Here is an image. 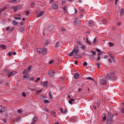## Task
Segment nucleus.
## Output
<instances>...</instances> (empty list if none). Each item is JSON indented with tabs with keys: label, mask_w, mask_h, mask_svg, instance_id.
Segmentation results:
<instances>
[{
	"label": "nucleus",
	"mask_w": 124,
	"mask_h": 124,
	"mask_svg": "<svg viewBox=\"0 0 124 124\" xmlns=\"http://www.w3.org/2000/svg\"><path fill=\"white\" fill-rule=\"evenodd\" d=\"M42 53L43 55H46L47 54V49L46 48H43Z\"/></svg>",
	"instance_id": "obj_8"
},
{
	"label": "nucleus",
	"mask_w": 124,
	"mask_h": 124,
	"mask_svg": "<svg viewBox=\"0 0 124 124\" xmlns=\"http://www.w3.org/2000/svg\"><path fill=\"white\" fill-rule=\"evenodd\" d=\"M12 54H13L12 52L10 51V52H9L8 55V56H10H10H12Z\"/></svg>",
	"instance_id": "obj_56"
},
{
	"label": "nucleus",
	"mask_w": 124,
	"mask_h": 124,
	"mask_svg": "<svg viewBox=\"0 0 124 124\" xmlns=\"http://www.w3.org/2000/svg\"><path fill=\"white\" fill-rule=\"evenodd\" d=\"M47 85H48V81H46L43 82V86L47 87Z\"/></svg>",
	"instance_id": "obj_21"
},
{
	"label": "nucleus",
	"mask_w": 124,
	"mask_h": 124,
	"mask_svg": "<svg viewBox=\"0 0 124 124\" xmlns=\"http://www.w3.org/2000/svg\"><path fill=\"white\" fill-rule=\"evenodd\" d=\"M51 114H52L54 117H56V115H55L56 112H55V110H52Z\"/></svg>",
	"instance_id": "obj_36"
},
{
	"label": "nucleus",
	"mask_w": 124,
	"mask_h": 124,
	"mask_svg": "<svg viewBox=\"0 0 124 124\" xmlns=\"http://www.w3.org/2000/svg\"><path fill=\"white\" fill-rule=\"evenodd\" d=\"M96 51L97 52H98L99 53L100 52H102V51L100 50V49H98V48H96Z\"/></svg>",
	"instance_id": "obj_61"
},
{
	"label": "nucleus",
	"mask_w": 124,
	"mask_h": 124,
	"mask_svg": "<svg viewBox=\"0 0 124 124\" xmlns=\"http://www.w3.org/2000/svg\"><path fill=\"white\" fill-rule=\"evenodd\" d=\"M110 58L111 59V60H112V61H114L115 59L114 58V56L110 55Z\"/></svg>",
	"instance_id": "obj_60"
},
{
	"label": "nucleus",
	"mask_w": 124,
	"mask_h": 124,
	"mask_svg": "<svg viewBox=\"0 0 124 124\" xmlns=\"http://www.w3.org/2000/svg\"><path fill=\"white\" fill-rule=\"evenodd\" d=\"M86 43H88V44H89V45H91L92 44V43H91V41L89 40V38L88 37L86 38Z\"/></svg>",
	"instance_id": "obj_22"
},
{
	"label": "nucleus",
	"mask_w": 124,
	"mask_h": 124,
	"mask_svg": "<svg viewBox=\"0 0 124 124\" xmlns=\"http://www.w3.org/2000/svg\"><path fill=\"white\" fill-rule=\"evenodd\" d=\"M101 54H103V51H100V52H99L97 54V56H100V55H101Z\"/></svg>",
	"instance_id": "obj_53"
},
{
	"label": "nucleus",
	"mask_w": 124,
	"mask_h": 124,
	"mask_svg": "<svg viewBox=\"0 0 124 124\" xmlns=\"http://www.w3.org/2000/svg\"><path fill=\"white\" fill-rule=\"evenodd\" d=\"M22 96H24V97H26V96H27V94H26V93H25V92H23L22 93Z\"/></svg>",
	"instance_id": "obj_43"
},
{
	"label": "nucleus",
	"mask_w": 124,
	"mask_h": 124,
	"mask_svg": "<svg viewBox=\"0 0 124 124\" xmlns=\"http://www.w3.org/2000/svg\"><path fill=\"white\" fill-rule=\"evenodd\" d=\"M51 7L53 9H54V10H57V9L59 8V5L57 3H54L51 5Z\"/></svg>",
	"instance_id": "obj_2"
},
{
	"label": "nucleus",
	"mask_w": 124,
	"mask_h": 124,
	"mask_svg": "<svg viewBox=\"0 0 124 124\" xmlns=\"http://www.w3.org/2000/svg\"><path fill=\"white\" fill-rule=\"evenodd\" d=\"M97 108H99L100 105V101H97Z\"/></svg>",
	"instance_id": "obj_40"
},
{
	"label": "nucleus",
	"mask_w": 124,
	"mask_h": 124,
	"mask_svg": "<svg viewBox=\"0 0 124 124\" xmlns=\"http://www.w3.org/2000/svg\"><path fill=\"white\" fill-rule=\"evenodd\" d=\"M103 24H106L107 23V21L106 19H104L102 21Z\"/></svg>",
	"instance_id": "obj_42"
},
{
	"label": "nucleus",
	"mask_w": 124,
	"mask_h": 124,
	"mask_svg": "<svg viewBox=\"0 0 124 124\" xmlns=\"http://www.w3.org/2000/svg\"><path fill=\"white\" fill-rule=\"evenodd\" d=\"M31 67H32V66H29L28 67V71H29V70H31Z\"/></svg>",
	"instance_id": "obj_51"
},
{
	"label": "nucleus",
	"mask_w": 124,
	"mask_h": 124,
	"mask_svg": "<svg viewBox=\"0 0 124 124\" xmlns=\"http://www.w3.org/2000/svg\"><path fill=\"white\" fill-rule=\"evenodd\" d=\"M121 111H122V113H124V108H121Z\"/></svg>",
	"instance_id": "obj_64"
},
{
	"label": "nucleus",
	"mask_w": 124,
	"mask_h": 124,
	"mask_svg": "<svg viewBox=\"0 0 124 124\" xmlns=\"http://www.w3.org/2000/svg\"><path fill=\"white\" fill-rule=\"evenodd\" d=\"M63 9L64 11V12H65V11H66V6H64Z\"/></svg>",
	"instance_id": "obj_58"
},
{
	"label": "nucleus",
	"mask_w": 124,
	"mask_h": 124,
	"mask_svg": "<svg viewBox=\"0 0 124 124\" xmlns=\"http://www.w3.org/2000/svg\"><path fill=\"white\" fill-rule=\"evenodd\" d=\"M59 46H60V42H57L56 43L55 47H56V48H58V47H59Z\"/></svg>",
	"instance_id": "obj_28"
},
{
	"label": "nucleus",
	"mask_w": 124,
	"mask_h": 124,
	"mask_svg": "<svg viewBox=\"0 0 124 124\" xmlns=\"http://www.w3.org/2000/svg\"><path fill=\"white\" fill-rule=\"evenodd\" d=\"M0 47H1V48L3 49V50H5V49H6V48H7V47H6V46H5L4 45H0Z\"/></svg>",
	"instance_id": "obj_25"
},
{
	"label": "nucleus",
	"mask_w": 124,
	"mask_h": 124,
	"mask_svg": "<svg viewBox=\"0 0 124 124\" xmlns=\"http://www.w3.org/2000/svg\"><path fill=\"white\" fill-rule=\"evenodd\" d=\"M74 53V50H72L71 52H69L68 53V56H69V57H72V56H73Z\"/></svg>",
	"instance_id": "obj_20"
},
{
	"label": "nucleus",
	"mask_w": 124,
	"mask_h": 124,
	"mask_svg": "<svg viewBox=\"0 0 124 124\" xmlns=\"http://www.w3.org/2000/svg\"><path fill=\"white\" fill-rule=\"evenodd\" d=\"M96 42V37H95L93 40V44H95Z\"/></svg>",
	"instance_id": "obj_41"
},
{
	"label": "nucleus",
	"mask_w": 124,
	"mask_h": 124,
	"mask_svg": "<svg viewBox=\"0 0 124 124\" xmlns=\"http://www.w3.org/2000/svg\"><path fill=\"white\" fill-rule=\"evenodd\" d=\"M77 44L78 45H80V46H83V44L81 43V42L79 41H77Z\"/></svg>",
	"instance_id": "obj_35"
},
{
	"label": "nucleus",
	"mask_w": 124,
	"mask_h": 124,
	"mask_svg": "<svg viewBox=\"0 0 124 124\" xmlns=\"http://www.w3.org/2000/svg\"><path fill=\"white\" fill-rule=\"evenodd\" d=\"M42 49H41V48H38L37 49V52H38V53H42Z\"/></svg>",
	"instance_id": "obj_23"
},
{
	"label": "nucleus",
	"mask_w": 124,
	"mask_h": 124,
	"mask_svg": "<svg viewBox=\"0 0 124 124\" xmlns=\"http://www.w3.org/2000/svg\"><path fill=\"white\" fill-rule=\"evenodd\" d=\"M44 102L45 103H49V101L48 100H44Z\"/></svg>",
	"instance_id": "obj_47"
},
{
	"label": "nucleus",
	"mask_w": 124,
	"mask_h": 124,
	"mask_svg": "<svg viewBox=\"0 0 124 124\" xmlns=\"http://www.w3.org/2000/svg\"><path fill=\"white\" fill-rule=\"evenodd\" d=\"M94 24V22L93 21H90L88 23L89 27H93Z\"/></svg>",
	"instance_id": "obj_9"
},
{
	"label": "nucleus",
	"mask_w": 124,
	"mask_h": 124,
	"mask_svg": "<svg viewBox=\"0 0 124 124\" xmlns=\"http://www.w3.org/2000/svg\"><path fill=\"white\" fill-rule=\"evenodd\" d=\"M30 77V75L28 74H26L24 76L23 78H29Z\"/></svg>",
	"instance_id": "obj_31"
},
{
	"label": "nucleus",
	"mask_w": 124,
	"mask_h": 124,
	"mask_svg": "<svg viewBox=\"0 0 124 124\" xmlns=\"http://www.w3.org/2000/svg\"><path fill=\"white\" fill-rule=\"evenodd\" d=\"M109 73H110V76L112 78V80H113V81H116V80H117V76H116L115 71L110 70L109 71Z\"/></svg>",
	"instance_id": "obj_1"
},
{
	"label": "nucleus",
	"mask_w": 124,
	"mask_h": 124,
	"mask_svg": "<svg viewBox=\"0 0 124 124\" xmlns=\"http://www.w3.org/2000/svg\"><path fill=\"white\" fill-rule=\"evenodd\" d=\"M87 80H90V81H94V79L92 78H91V77H87L86 78Z\"/></svg>",
	"instance_id": "obj_24"
},
{
	"label": "nucleus",
	"mask_w": 124,
	"mask_h": 124,
	"mask_svg": "<svg viewBox=\"0 0 124 124\" xmlns=\"http://www.w3.org/2000/svg\"><path fill=\"white\" fill-rule=\"evenodd\" d=\"M28 72H29L28 69H25L23 72V74H26V73H28Z\"/></svg>",
	"instance_id": "obj_33"
},
{
	"label": "nucleus",
	"mask_w": 124,
	"mask_h": 124,
	"mask_svg": "<svg viewBox=\"0 0 124 124\" xmlns=\"http://www.w3.org/2000/svg\"><path fill=\"white\" fill-rule=\"evenodd\" d=\"M124 8L121 9L120 11V15H124Z\"/></svg>",
	"instance_id": "obj_29"
},
{
	"label": "nucleus",
	"mask_w": 124,
	"mask_h": 124,
	"mask_svg": "<svg viewBox=\"0 0 124 124\" xmlns=\"http://www.w3.org/2000/svg\"><path fill=\"white\" fill-rule=\"evenodd\" d=\"M79 73H76L74 75V78L75 79H78L79 78Z\"/></svg>",
	"instance_id": "obj_15"
},
{
	"label": "nucleus",
	"mask_w": 124,
	"mask_h": 124,
	"mask_svg": "<svg viewBox=\"0 0 124 124\" xmlns=\"http://www.w3.org/2000/svg\"><path fill=\"white\" fill-rule=\"evenodd\" d=\"M118 26H121L122 25V23L121 22H119L117 23Z\"/></svg>",
	"instance_id": "obj_63"
},
{
	"label": "nucleus",
	"mask_w": 124,
	"mask_h": 124,
	"mask_svg": "<svg viewBox=\"0 0 124 124\" xmlns=\"http://www.w3.org/2000/svg\"><path fill=\"white\" fill-rule=\"evenodd\" d=\"M106 78L108 79V80H111V79H112L111 77V76L109 74H107L106 75Z\"/></svg>",
	"instance_id": "obj_10"
},
{
	"label": "nucleus",
	"mask_w": 124,
	"mask_h": 124,
	"mask_svg": "<svg viewBox=\"0 0 124 124\" xmlns=\"http://www.w3.org/2000/svg\"><path fill=\"white\" fill-rule=\"evenodd\" d=\"M48 75L50 77H54V76L55 75V72L50 71L48 72Z\"/></svg>",
	"instance_id": "obj_5"
},
{
	"label": "nucleus",
	"mask_w": 124,
	"mask_h": 124,
	"mask_svg": "<svg viewBox=\"0 0 124 124\" xmlns=\"http://www.w3.org/2000/svg\"><path fill=\"white\" fill-rule=\"evenodd\" d=\"M109 47H113V46H114V44L113 43L109 42Z\"/></svg>",
	"instance_id": "obj_37"
},
{
	"label": "nucleus",
	"mask_w": 124,
	"mask_h": 124,
	"mask_svg": "<svg viewBox=\"0 0 124 124\" xmlns=\"http://www.w3.org/2000/svg\"><path fill=\"white\" fill-rule=\"evenodd\" d=\"M14 8V11H15V12H17V10H18V8H19V7H18V6H16L13 8Z\"/></svg>",
	"instance_id": "obj_30"
},
{
	"label": "nucleus",
	"mask_w": 124,
	"mask_h": 124,
	"mask_svg": "<svg viewBox=\"0 0 124 124\" xmlns=\"http://www.w3.org/2000/svg\"><path fill=\"white\" fill-rule=\"evenodd\" d=\"M53 62H54V60H52L51 61L49 62V64H52V63H53Z\"/></svg>",
	"instance_id": "obj_49"
},
{
	"label": "nucleus",
	"mask_w": 124,
	"mask_h": 124,
	"mask_svg": "<svg viewBox=\"0 0 124 124\" xmlns=\"http://www.w3.org/2000/svg\"><path fill=\"white\" fill-rule=\"evenodd\" d=\"M49 95L51 99H53L54 96H53V93H52V92H51V91H50L49 93Z\"/></svg>",
	"instance_id": "obj_18"
},
{
	"label": "nucleus",
	"mask_w": 124,
	"mask_h": 124,
	"mask_svg": "<svg viewBox=\"0 0 124 124\" xmlns=\"http://www.w3.org/2000/svg\"><path fill=\"white\" fill-rule=\"evenodd\" d=\"M45 112H46V113H49V109L46 108H45Z\"/></svg>",
	"instance_id": "obj_48"
},
{
	"label": "nucleus",
	"mask_w": 124,
	"mask_h": 124,
	"mask_svg": "<svg viewBox=\"0 0 124 124\" xmlns=\"http://www.w3.org/2000/svg\"><path fill=\"white\" fill-rule=\"evenodd\" d=\"M86 46H81L80 47V48L82 49V50H86Z\"/></svg>",
	"instance_id": "obj_34"
},
{
	"label": "nucleus",
	"mask_w": 124,
	"mask_h": 124,
	"mask_svg": "<svg viewBox=\"0 0 124 124\" xmlns=\"http://www.w3.org/2000/svg\"><path fill=\"white\" fill-rule=\"evenodd\" d=\"M72 101H74V99H70V100L69 101V104H72Z\"/></svg>",
	"instance_id": "obj_32"
},
{
	"label": "nucleus",
	"mask_w": 124,
	"mask_h": 124,
	"mask_svg": "<svg viewBox=\"0 0 124 124\" xmlns=\"http://www.w3.org/2000/svg\"><path fill=\"white\" fill-rule=\"evenodd\" d=\"M39 80H40V78H37V79L36 80H35V83H37V82H38V81H39Z\"/></svg>",
	"instance_id": "obj_50"
},
{
	"label": "nucleus",
	"mask_w": 124,
	"mask_h": 124,
	"mask_svg": "<svg viewBox=\"0 0 124 124\" xmlns=\"http://www.w3.org/2000/svg\"><path fill=\"white\" fill-rule=\"evenodd\" d=\"M74 53H78L79 52V47H76L73 50Z\"/></svg>",
	"instance_id": "obj_11"
},
{
	"label": "nucleus",
	"mask_w": 124,
	"mask_h": 124,
	"mask_svg": "<svg viewBox=\"0 0 124 124\" xmlns=\"http://www.w3.org/2000/svg\"><path fill=\"white\" fill-rule=\"evenodd\" d=\"M63 114H67V109H65L64 111H63Z\"/></svg>",
	"instance_id": "obj_52"
},
{
	"label": "nucleus",
	"mask_w": 124,
	"mask_h": 124,
	"mask_svg": "<svg viewBox=\"0 0 124 124\" xmlns=\"http://www.w3.org/2000/svg\"><path fill=\"white\" fill-rule=\"evenodd\" d=\"M83 65L84 66H87V65H88V63L87 62H84Z\"/></svg>",
	"instance_id": "obj_54"
},
{
	"label": "nucleus",
	"mask_w": 124,
	"mask_h": 124,
	"mask_svg": "<svg viewBox=\"0 0 124 124\" xmlns=\"http://www.w3.org/2000/svg\"><path fill=\"white\" fill-rule=\"evenodd\" d=\"M91 52L92 53L93 56H95V55H96V52L93 51V50H92Z\"/></svg>",
	"instance_id": "obj_39"
},
{
	"label": "nucleus",
	"mask_w": 124,
	"mask_h": 124,
	"mask_svg": "<svg viewBox=\"0 0 124 124\" xmlns=\"http://www.w3.org/2000/svg\"><path fill=\"white\" fill-rule=\"evenodd\" d=\"M45 12L42 11L41 12H40L37 16L38 17H41V16H43V14H44Z\"/></svg>",
	"instance_id": "obj_12"
},
{
	"label": "nucleus",
	"mask_w": 124,
	"mask_h": 124,
	"mask_svg": "<svg viewBox=\"0 0 124 124\" xmlns=\"http://www.w3.org/2000/svg\"><path fill=\"white\" fill-rule=\"evenodd\" d=\"M74 23L76 25H78L79 24V19L78 18H76Z\"/></svg>",
	"instance_id": "obj_17"
},
{
	"label": "nucleus",
	"mask_w": 124,
	"mask_h": 124,
	"mask_svg": "<svg viewBox=\"0 0 124 124\" xmlns=\"http://www.w3.org/2000/svg\"><path fill=\"white\" fill-rule=\"evenodd\" d=\"M19 30L20 31H24V27H21L19 29Z\"/></svg>",
	"instance_id": "obj_44"
},
{
	"label": "nucleus",
	"mask_w": 124,
	"mask_h": 124,
	"mask_svg": "<svg viewBox=\"0 0 124 124\" xmlns=\"http://www.w3.org/2000/svg\"><path fill=\"white\" fill-rule=\"evenodd\" d=\"M96 66H97L98 68H100V64H99V63H97Z\"/></svg>",
	"instance_id": "obj_46"
},
{
	"label": "nucleus",
	"mask_w": 124,
	"mask_h": 124,
	"mask_svg": "<svg viewBox=\"0 0 124 124\" xmlns=\"http://www.w3.org/2000/svg\"><path fill=\"white\" fill-rule=\"evenodd\" d=\"M14 19H15V20H21V17L15 16Z\"/></svg>",
	"instance_id": "obj_38"
},
{
	"label": "nucleus",
	"mask_w": 124,
	"mask_h": 124,
	"mask_svg": "<svg viewBox=\"0 0 124 124\" xmlns=\"http://www.w3.org/2000/svg\"><path fill=\"white\" fill-rule=\"evenodd\" d=\"M89 58H90V60H94V56H93V55H90Z\"/></svg>",
	"instance_id": "obj_27"
},
{
	"label": "nucleus",
	"mask_w": 124,
	"mask_h": 124,
	"mask_svg": "<svg viewBox=\"0 0 124 124\" xmlns=\"http://www.w3.org/2000/svg\"><path fill=\"white\" fill-rule=\"evenodd\" d=\"M44 98H47V97L45 96L44 94H42L40 96V99H44Z\"/></svg>",
	"instance_id": "obj_26"
},
{
	"label": "nucleus",
	"mask_w": 124,
	"mask_h": 124,
	"mask_svg": "<svg viewBox=\"0 0 124 124\" xmlns=\"http://www.w3.org/2000/svg\"><path fill=\"white\" fill-rule=\"evenodd\" d=\"M16 73H17V72L16 71L11 72L10 74L8 75V77L10 78L11 76H14V75H15V74H16Z\"/></svg>",
	"instance_id": "obj_4"
},
{
	"label": "nucleus",
	"mask_w": 124,
	"mask_h": 124,
	"mask_svg": "<svg viewBox=\"0 0 124 124\" xmlns=\"http://www.w3.org/2000/svg\"><path fill=\"white\" fill-rule=\"evenodd\" d=\"M20 0H12L10 2H12V3H14L15 2H20Z\"/></svg>",
	"instance_id": "obj_19"
},
{
	"label": "nucleus",
	"mask_w": 124,
	"mask_h": 124,
	"mask_svg": "<svg viewBox=\"0 0 124 124\" xmlns=\"http://www.w3.org/2000/svg\"><path fill=\"white\" fill-rule=\"evenodd\" d=\"M7 7H8V5H6L3 8H1L0 9V15L1 14V12H3V11H4L5 10V9H6V8H7Z\"/></svg>",
	"instance_id": "obj_6"
},
{
	"label": "nucleus",
	"mask_w": 124,
	"mask_h": 124,
	"mask_svg": "<svg viewBox=\"0 0 124 124\" xmlns=\"http://www.w3.org/2000/svg\"><path fill=\"white\" fill-rule=\"evenodd\" d=\"M107 82V80L105 78H102L100 81V84L101 85H104L105 84V83Z\"/></svg>",
	"instance_id": "obj_3"
},
{
	"label": "nucleus",
	"mask_w": 124,
	"mask_h": 124,
	"mask_svg": "<svg viewBox=\"0 0 124 124\" xmlns=\"http://www.w3.org/2000/svg\"><path fill=\"white\" fill-rule=\"evenodd\" d=\"M33 121H34V122H36V121H37V118L34 117L33 118Z\"/></svg>",
	"instance_id": "obj_45"
},
{
	"label": "nucleus",
	"mask_w": 124,
	"mask_h": 124,
	"mask_svg": "<svg viewBox=\"0 0 124 124\" xmlns=\"http://www.w3.org/2000/svg\"><path fill=\"white\" fill-rule=\"evenodd\" d=\"M12 24L13 25H14V26H18V22H17V21H16V20H13Z\"/></svg>",
	"instance_id": "obj_16"
},
{
	"label": "nucleus",
	"mask_w": 124,
	"mask_h": 124,
	"mask_svg": "<svg viewBox=\"0 0 124 124\" xmlns=\"http://www.w3.org/2000/svg\"><path fill=\"white\" fill-rule=\"evenodd\" d=\"M107 119V117L106 115H105L103 117V121H105Z\"/></svg>",
	"instance_id": "obj_55"
},
{
	"label": "nucleus",
	"mask_w": 124,
	"mask_h": 124,
	"mask_svg": "<svg viewBox=\"0 0 124 124\" xmlns=\"http://www.w3.org/2000/svg\"><path fill=\"white\" fill-rule=\"evenodd\" d=\"M43 91V90H37L36 91V93H41V92Z\"/></svg>",
	"instance_id": "obj_62"
},
{
	"label": "nucleus",
	"mask_w": 124,
	"mask_h": 124,
	"mask_svg": "<svg viewBox=\"0 0 124 124\" xmlns=\"http://www.w3.org/2000/svg\"><path fill=\"white\" fill-rule=\"evenodd\" d=\"M66 31V29H65V28H62V31Z\"/></svg>",
	"instance_id": "obj_57"
},
{
	"label": "nucleus",
	"mask_w": 124,
	"mask_h": 124,
	"mask_svg": "<svg viewBox=\"0 0 124 124\" xmlns=\"http://www.w3.org/2000/svg\"><path fill=\"white\" fill-rule=\"evenodd\" d=\"M113 122H114V120H113V117H111L107 120V123L108 124H111Z\"/></svg>",
	"instance_id": "obj_7"
},
{
	"label": "nucleus",
	"mask_w": 124,
	"mask_h": 124,
	"mask_svg": "<svg viewBox=\"0 0 124 124\" xmlns=\"http://www.w3.org/2000/svg\"><path fill=\"white\" fill-rule=\"evenodd\" d=\"M111 118H113V116H111V113L109 112H108V114L107 115V121Z\"/></svg>",
	"instance_id": "obj_14"
},
{
	"label": "nucleus",
	"mask_w": 124,
	"mask_h": 124,
	"mask_svg": "<svg viewBox=\"0 0 124 124\" xmlns=\"http://www.w3.org/2000/svg\"><path fill=\"white\" fill-rule=\"evenodd\" d=\"M74 56L75 59H79L80 58V55H78V53H74Z\"/></svg>",
	"instance_id": "obj_13"
},
{
	"label": "nucleus",
	"mask_w": 124,
	"mask_h": 124,
	"mask_svg": "<svg viewBox=\"0 0 124 124\" xmlns=\"http://www.w3.org/2000/svg\"><path fill=\"white\" fill-rule=\"evenodd\" d=\"M2 121H3V122L4 123H7V121L6 120V119H2Z\"/></svg>",
	"instance_id": "obj_59"
}]
</instances>
